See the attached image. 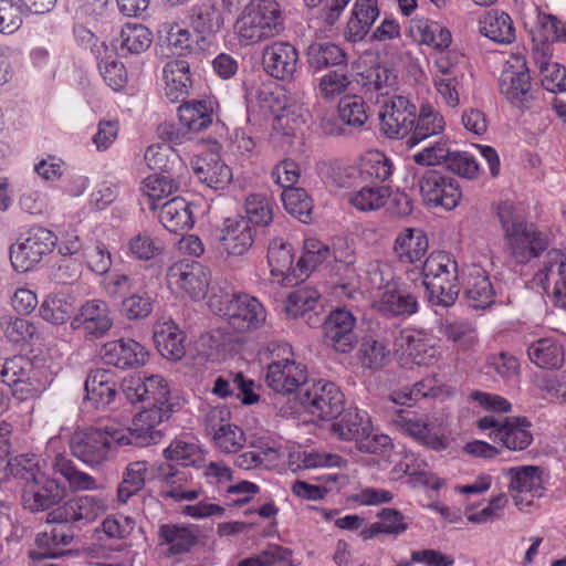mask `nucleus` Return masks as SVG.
Returning a JSON list of instances; mask_svg holds the SVG:
<instances>
[{
    "label": "nucleus",
    "instance_id": "obj_1",
    "mask_svg": "<svg viewBox=\"0 0 566 566\" xmlns=\"http://www.w3.org/2000/svg\"><path fill=\"white\" fill-rule=\"evenodd\" d=\"M4 471L7 478L24 480L22 503L31 512L51 510L64 495L60 484L41 470L34 457L10 458Z\"/></svg>",
    "mask_w": 566,
    "mask_h": 566
},
{
    "label": "nucleus",
    "instance_id": "obj_2",
    "mask_svg": "<svg viewBox=\"0 0 566 566\" xmlns=\"http://www.w3.org/2000/svg\"><path fill=\"white\" fill-rule=\"evenodd\" d=\"M507 254L518 264H525L537 258L547 247L543 234L528 223L516 207L507 201L497 206Z\"/></svg>",
    "mask_w": 566,
    "mask_h": 566
},
{
    "label": "nucleus",
    "instance_id": "obj_3",
    "mask_svg": "<svg viewBox=\"0 0 566 566\" xmlns=\"http://www.w3.org/2000/svg\"><path fill=\"white\" fill-rule=\"evenodd\" d=\"M233 29L240 44L254 45L283 32V12L274 0H250L237 17Z\"/></svg>",
    "mask_w": 566,
    "mask_h": 566
},
{
    "label": "nucleus",
    "instance_id": "obj_4",
    "mask_svg": "<svg viewBox=\"0 0 566 566\" xmlns=\"http://www.w3.org/2000/svg\"><path fill=\"white\" fill-rule=\"evenodd\" d=\"M370 285V305L387 317L411 315L418 311L417 298L398 287L389 272L387 275L378 263L369 264L367 270Z\"/></svg>",
    "mask_w": 566,
    "mask_h": 566
},
{
    "label": "nucleus",
    "instance_id": "obj_5",
    "mask_svg": "<svg viewBox=\"0 0 566 566\" xmlns=\"http://www.w3.org/2000/svg\"><path fill=\"white\" fill-rule=\"evenodd\" d=\"M480 430H491L489 438L511 451H523L533 441L532 423L526 417L485 416L476 421Z\"/></svg>",
    "mask_w": 566,
    "mask_h": 566
},
{
    "label": "nucleus",
    "instance_id": "obj_6",
    "mask_svg": "<svg viewBox=\"0 0 566 566\" xmlns=\"http://www.w3.org/2000/svg\"><path fill=\"white\" fill-rule=\"evenodd\" d=\"M296 398L306 412L318 419H331L343 410L344 396L331 381L306 382L298 389Z\"/></svg>",
    "mask_w": 566,
    "mask_h": 566
},
{
    "label": "nucleus",
    "instance_id": "obj_7",
    "mask_svg": "<svg viewBox=\"0 0 566 566\" xmlns=\"http://www.w3.org/2000/svg\"><path fill=\"white\" fill-rule=\"evenodd\" d=\"M114 429L87 428L74 431L70 439L72 454L87 465L96 467L109 460Z\"/></svg>",
    "mask_w": 566,
    "mask_h": 566
},
{
    "label": "nucleus",
    "instance_id": "obj_8",
    "mask_svg": "<svg viewBox=\"0 0 566 566\" xmlns=\"http://www.w3.org/2000/svg\"><path fill=\"white\" fill-rule=\"evenodd\" d=\"M165 413L160 407L147 408L138 412L130 428L114 429L113 441L117 446L146 447L161 439L157 427L163 422Z\"/></svg>",
    "mask_w": 566,
    "mask_h": 566
},
{
    "label": "nucleus",
    "instance_id": "obj_9",
    "mask_svg": "<svg viewBox=\"0 0 566 566\" xmlns=\"http://www.w3.org/2000/svg\"><path fill=\"white\" fill-rule=\"evenodd\" d=\"M56 235L45 228H33L21 243L14 244L10 250L12 266L18 272H27L38 264L44 255L49 254L56 244Z\"/></svg>",
    "mask_w": 566,
    "mask_h": 566
},
{
    "label": "nucleus",
    "instance_id": "obj_10",
    "mask_svg": "<svg viewBox=\"0 0 566 566\" xmlns=\"http://www.w3.org/2000/svg\"><path fill=\"white\" fill-rule=\"evenodd\" d=\"M419 188L424 203L431 207L452 210L462 198L458 180L438 170H427L419 180Z\"/></svg>",
    "mask_w": 566,
    "mask_h": 566
},
{
    "label": "nucleus",
    "instance_id": "obj_11",
    "mask_svg": "<svg viewBox=\"0 0 566 566\" xmlns=\"http://www.w3.org/2000/svg\"><path fill=\"white\" fill-rule=\"evenodd\" d=\"M166 280L174 293L186 294L193 300L203 298L209 287V275L197 262L174 263L167 271Z\"/></svg>",
    "mask_w": 566,
    "mask_h": 566
},
{
    "label": "nucleus",
    "instance_id": "obj_12",
    "mask_svg": "<svg viewBox=\"0 0 566 566\" xmlns=\"http://www.w3.org/2000/svg\"><path fill=\"white\" fill-rule=\"evenodd\" d=\"M501 93L517 107H523L531 98V76L525 57L513 54L506 61L499 78Z\"/></svg>",
    "mask_w": 566,
    "mask_h": 566
},
{
    "label": "nucleus",
    "instance_id": "obj_13",
    "mask_svg": "<svg viewBox=\"0 0 566 566\" xmlns=\"http://www.w3.org/2000/svg\"><path fill=\"white\" fill-rule=\"evenodd\" d=\"M230 410L224 406L209 409L205 422L207 431L212 436L217 448L223 453H235L245 444L243 430L229 423Z\"/></svg>",
    "mask_w": 566,
    "mask_h": 566
},
{
    "label": "nucleus",
    "instance_id": "obj_14",
    "mask_svg": "<svg viewBox=\"0 0 566 566\" xmlns=\"http://www.w3.org/2000/svg\"><path fill=\"white\" fill-rule=\"evenodd\" d=\"M391 423L399 432L429 449L441 451L449 447L448 437L436 431L427 417L398 411L392 416Z\"/></svg>",
    "mask_w": 566,
    "mask_h": 566
},
{
    "label": "nucleus",
    "instance_id": "obj_15",
    "mask_svg": "<svg viewBox=\"0 0 566 566\" xmlns=\"http://www.w3.org/2000/svg\"><path fill=\"white\" fill-rule=\"evenodd\" d=\"M379 119L384 135L388 138H402L415 125L416 106L405 96H392L385 102Z\"/></svg>",
    "mask_w": 566,
    "mask_h": 566
},
{
    "label": "nucleus",
    "instance_id": "obj_16",
    "mask_svg": "<svg viewBox=\"0 0 566 566\" xmlns=\"http://www.w3.org/2000/svg\"><path fill=\"white\" fill-rule=\"evenodd\" d=\"M189 24L197 35L199 49L214 46V36L223 27V15L214 1L207 0L192 6L189 11Z\"/></svg>",
    "mask_w": 566,
    "mask_h": 566
},
{
    "label": "nucleus",
    "instance_id": "obj_17",
    "mask_svg": "<svg viewBox=\"0 0 566 566\" xmlns=\"http://www.w3.org/2000/svg\"><path fill=\"white\" fill-rule=\"evenodd\" d=\"M123 391L126 398L135 402H147L149 408L163 407L168 402L169 389L166 380L160 376L142 378L130 376L123 380Z\"/></svg>",
    "mask_w": 566,
    "mask_h": 566
},
{
    "label": "nucleus",
    "instance_id": "obj_18",
    "mask_svg": "<svg viewBox=\"0 0 566 566\" xmlns=\"http://www.w3.org/2000/svg\"><path fill=\"white\" fill-rule=\"evenodd\" d=\"M264 71L281 81L292 80L298 66V52L294 45L284 41H274L262 51Z\"/></svg>",
    "mask_w": 566,
    "mask_h": 566
},
{
    "label": "nucleus",
    "instance_id": "obj_19",
    "mask_svg": "<svg viewBox=\"0 0 566 566\" xmlns=\"http://www.w3.org/2000/svg\"><path fill=\"white\" fill-rule=\"evenodd\" d=\"M535 281L546 291L552 286L555 303L566 308V252L548 251Z\"/></svg>",
    "mask_w": 566,
    "mask_h": 566
},
{
    "label": "nucleus",
    "instance_id": "obj_20",
    "mask_svg": "<svg viewBox=\"0 0 566 566\" xmlns=\"http://www.w3.org/2000/svg\"><path fill=\"white\" fill-rule=\"evenodd\" d=\"M355 324L356 319L349 311H333L323 324L326 344L339 353H349L357 342Z\"/></svg>",
    "mask_w": 566,
    "mask_h": 566
},
{
    "label": "nucleus",
    "instance_id": "obj_21",
    "mask_svg": "<svg viewBox=\"0 0 566 566\" xmlns=\"http://www.w3.org/2000/svg\"><path fill=\"white\" fill-rule=\"evenodd\" d=\"M113 326L112 311L102 300L85 302L71 322L73 329H80L93 337L104 336Z\"/></svg>",
    "mask_w": 566,
    "mask_h": 566
},
{
    "label": "nucleus",
    "instance_id": "obj_22",
    "mask_svg": "<svg viewBox=\"0 0 566 566\" xmlns=\"http://www.w3.org/2000/svg\"><path fill=\"white\" fill-rule=\"evenodd\" d=\"M266 313L263 305L248 294L232 295L227 318L237 332L259 328L265 322Z\"/></svg>",
    "mask_w": 566,
    "mask_h": 566
},
{
    "label": "nucleus",
    "instance_id": "obj_23",
    "mask_svg": "<svg viewBox=\"0 0 566 566\" xmlns=\"http://www.w3.org/2000/svg\"><path fill=\"white\" fill-rule=\"evenodd\" d=\"M265 381L270 388L280 394H291L306 385V369L293 359L284 358L268 366Z\"/></svg>",
    "mask_w": 566,
    "mask_h": 566
},
{
    "label": "nucleus",
    "instance_id": "obj_24",
    "mask_svg": "<svg viewBox=\"0 0 566 566\" xmlns=\"http://www.w3.org/2000/svg\"><path fill=\"white\" fill-rule=\"evenodd\" d=\"M254 231L242 216L227 218L219 238L220 249L228 256L244 255L254 243Z\"/></svg>",
    "mask_w": 566,
    "mask_h": 566
},
{
    "label": "nucleus",
    "instance_id": "obj_25",
    "mask_svg": "<svg viewBox=\"0 0 566 566\" xmlns=\"http://www.w3.org/2000/svg\"><path fill=\"white\" fill-rule=\"evenodd\" d=\"M101 356L107 365L118 368L137 367L147 360V352L134 339L107 342L101 349Z\"/></svg>",
    "mask_w": 566,
    "mask_h": 566
},
{
    "label": "nucleus",
    "instance_id": "obj_26",
    "mask_svg": "<svg viewBox=\"0 0 566 566\" xmlns=\"http://www.w3.org/2000/svg\"><path fill=\"white\" fill-rule=\"evenodd\" d=\"M192 168L201 182L214 189H222L232 178L230 168L214 151L197 156L192 161Z\"/></svg>",
    "mask_w": 566,
    "mask_h": 566
},
{
    "label": "nucleus",
    "instance_id": "obj_27",
    "mask_svg": "<svg viewBox=\"0 0 566 566\" xmlns=\"http://www.w3.org/2000/svg\"><path fill=\"white\" fill-rule=\"evenodd\" d=\"M158 479L161 485L160 495L165 499H172L177 502L193 501L199 497L200 490H186L190 476L185 470L172 464L159 467Z\"/></svg>",
    "mask_w": 566,
    "mask_h": 566
},
{
    "label": "nucleus",
    "instance_id": "obj_28",
    "mask_svg": "<svg viewBox=\"0 0 566 566\" xmlns=\"http://www.w3.org/2000/svg\"><path fill=\"white\" fill-rule=\"evenodd\" d=\"M185 334L172 321L158 322L154 327V340L160 355L177 361L186 355Z\"/></svg>",
    "mask_w": 566,
    "mask_h": 566
},
{
    "label": "nucleus",
    "instance_id": "obj_29",
    "mask_svg": "<svg viewBox=\"0 0 566 566\" xmlns=\"http://www.w3.org/2000/svg\"><path fill=\"white\" fill-rule=\"evenodd\" d=\"M379 13L377 0H356L344 33L345 39L353 43L361 41Z\"/></svg>",
    "mask_w": 566,
    "mask_h": 566
},
{
    "label": "nucleus",
    "instance_id": "obj_30",
    "mask_svg": "<svg viewBox=\"0 0 566 566\" xmlns=\"http://www.w3.org/2000/svg\"><path fill=\"white\" fill-rule=\"evenodd\" d=\"M399 346L419 366L434 363L440 354L436 342L421 332L401 333Z\"/></svg>",
    "mask_w": 566,
    "mask_h": 566
},
{
    "label": "nucleus",
    "instance_id": "obj_31",
    "mask_svg": "<svg viewBox=\"0 0 566 566\" xmlns=\"http://www.w3.org/2000/svg\"><path fill=\"white\" fill-rule=\"evenodd\" d=\"M428 247V238L423 230L407 228L397 235L394 251L401 262L415 263L422 259Z\"/></svg>",
    "mask_w": 566,
    "mask_h": 566
},
{
    "label": "nucleus",
    "instance_id": "obj_32",
    "mask_svg": "<svg viewBox=\"0 0 566 566\" xmlns=\"http://www.w3.org/2000/svg\"><path fill=\"white\" fill-rule=\"evenodd\" d=\"M423 285L428 291V298L432 305H442L449 307L458 298L460 289L458 284V268L449 270L447 274L423 279Z\"/></svg>",
    "mask_w": 566,
    "mask_h": 566
},
{
    "label": "nucleus",
    "instance_id": "obj_33",
    "mask_svg": "<svg viewBox=\"0 0 566 566\" xmlns=\"http://www.w3.org/2000/svg\"><path fill=\"white\" fill-rule=\"evenodd\" d=\"M159 220L175 233L188 230L195 223L190 203L181 197H174L160 207Z\"/></svg>",
    "mask_w": 566,
    "mask_h": 566
},
{
    "label": "nucleus",
    "instance_id": "obj_34",
    "mask_svg": "<svg viewBox=\"0 0 566 566\" xmlns=\"http://www.w3.org/2000/svg\"><path fill=\"white\" fill-rule=\"evenodd\" d=\"M85 391L86 399L96 408L108 406L116 395L113 373L106 369L93 370L85 381Z\"/></svg>",
    "mask_w": 566,
    "mask_h": 566
},
{
    "label": "nucleus",
    "instance_id": "obj_35",
    "mask_svg": "<svg viewBox=\"0 0 566 566\" xmlns=\"http://www.w3.org/2000/svg\"><path fill=\"white\" fill-rule=\"evenodd\" d=\"M165 94L172 102L185 98L191 86L189 64L184 60H174L164 67Z\"/></svg>",
    "mask_w": 566,
    "mask_h": 566
},
{
    "label": "nucleus",
    "instance_id": "obj_36",
    "mask_svg": "<svg viewBox=\"0 0 566 566\" xmlns=\"http://www.w3.org/2000/svg\"><path fill=\"white\" fill-rule=\"evenodd\" d=\"M159 545L167 546L168 555H180L189 552L197 543L193 531L184 525L163 524L158 530Z\"/></svg>",
    "mask_w": 566,
    "mask_h": 566
},
{
    "label": "nucleus",
    "instance_id": "obj_37",
    "mask_svg": "<svg viewBox=\"0 0 566 566\" xmlns=\"http://www.w3.org/2000/svg\"><path fill=\"white\" fill-rule=\"evenodd\" d=\"M510 479L509 490L514 493L537 494L543 490V470L536 465L510 468L504 471Z\"/></svg>",
    "mask_w": 566,
    "mask_h": 566
},
{
    "label": "nucleus",
    "instance_id": "obj_38",
    "mask_svg": "<svg viewBox=\"0 0 566 566\" xmlns=\"http://www.w3.org/2000/svg\"><path fill=\"white\" fill-rule=\"evenodd\" d=\"M415 123L413 130L406 142L408 147H415L432 136L441 135L446 127L443 116L429 105L421 107Z\"/></svg>",
    "mask_w": 566,
    "mask_h": 566
},
{
    "label": "nucleus",
    "instance_id": "obj_39",
    "mask_svg": "<svg viewBox=\"0 0 566 566\" xmlns=\"http://www.w3.org/2000/svg\"><path fill=\"white\" fill-rule=\"evenodd\" d=\"M480 31L494 42L509 44L515 40L513 21L505 12H488L480 22Z\"/></svg>",
    "mask_w": 566,
    "mask_h": 566
},
{
    "label": "nucleus",
    "instance_id": "obj_40",
    "mask_svg": "<svg viewBox=\"0 0 566 566\" xmlns=\"http://www.w3.org/2000/svg\"><path fill=\"white\" fill-rule=\"evenodd\" d=\"M532 363L541 368L558 369L564 364V348L552 338H541L527 348Z\"/></svg>",
    "mask_w": 566,
    "mask_h": 566
},
{
    "label": "nucleus",
    "instance_id": "obj_41",
    "mask_svg": "<svg viewBox=\"0 0 566 566\" xmlns=\"http://www.w3.org/2000/svg\"><path fill=\"white\" fill-rule=\"evenodd\" d=\"M178 117L189 132H203L212 124V107L202 101L187 102L178 107Z\"/></svg>",
    "mask_w": 566,
    "mask_h": 566
},
{
    "label": "nucleus",
    "instance_id": "obj_42",
    "mask_svg": "<svg viewBox=\"0 0 566 566\" xmlns=\"http://www.w3.org/2000/svg\"><path fill=\"white\" fill-rule=\"evenodd\" d=\"M371 429V422L365 411H347L339 420L332 424V432L342 440L358 442L367 430Z\"/></svg>",
    "mask_w": 566,
    "mask_h": 566
},
{
    "label": "nucleus",
    "instance_id": "obj_43",
    "mask_svg": "<svg viewBox=\"0 0 566 566\" xmlns=\"http://www.w3.org/2000/svg\"><path fill=\"white\" fill-rule=\"evenodd\" d=\"M310 67L321 71L328 66H336L346 63L344 50L332 42H314L306 52Z\"/></svg>",
    "mask_w": 566,
    "mask_h": 566
},
{
    "label": "nucleus",
    "instance_id": "obj_44",
    "mask_svg": "<svg viewBox=\"0 0 566 566\" xmlns=\"http://www.w3.org/2000/svg\"><path fill=\"white\" fill-rule=\"evenodd\" d=\"M438 331L463 349L475 344L474 327L469 321L448 317L439 322Z\"/></svg>",
    "mask_w": 566,
    "mask_h": 566
},
{
    "label": "nucleus",
    "instance_id": "obj_45",
    "mask_svg": "<svg viewBox=\"0 0 566 566\" xmlns=\"http://www.w3.org/2000/svg\"><path fill=\"white\" fill-rule=\"evenodd\" d=\"M147 470L148 465L146 461H135L127 465L123 481L117 489V497L120 503H126L144 488Z\"/></svg>",
    "mask_w": 566,
    "mask_h": 566
},
{
    "label": "nucleus",
    "instance_id": "obj_46",
    "mask_svg": "<svg viewBox=\"0 0 566 566\" xmlns=\"http://www.w3.org/2000/svg\"><path fill=\"white\" fill-rule=\"evenodd\" d=\"M465 295L473 308H484L492 303L493 290L489 277L481 269L470 274Z\"/></svg>",
    "mask_w": 566,
    "mask_h": 566
},
{
    "label": "nucleus",
    "instance_id": "obj_47",
    "mask_svg": "<svg viewBox=\"0 0 566 566\" xmlns=\"http://www.w3.org/2000/svg\"><path fill=\"white\" fill-rule=\"evenodd\" d=\"M53 469L56 473L65 478L71 489L77 491L97 489V482L92 475L77 470L71 460L62 455L55 458Z\"/></svg>",
    "mask_w": 566,
    "mask_h": 566
},
{
    "label": "nucleus",
    "instance_id": "obj_48",
    "mask_svg": "<svg viewBox=\"0 0 566 566\" xmlns=\"http://www.w3.org/2000/svg\"><path fill=\"white\" fill-rule=\"evenodd\" d=\"M119 42L122 50L139 54L150 46L153 34L143 24L127 23L120 31Z\"/></svg>",
    "mask_w": 566,
    "mask_h": 566
},
{
    "label": "nucleus",
    "instance_id": "obj_49",
    "mask_svg": "<svg viewBox=\"0 0 566 566\" xmlns=\"http://www.w3.org/2000/svg\"><path fill=\"white\" fill-rule=\"evenodd\" d=\"M337 114L344 125L353 128L361 127L368 119L366 103L357 95L343 97L338 103Z\"/></svg>",
    "mask_w": 566,
    "mask_h": 566
},
{
    "label": "nucleus",
    "instance_id": "obj_50",
    "mask_svg": "<svg viewBox=\"0 0 566 566\" xmlns=\"http://www.w3.org/2000/svg\"><path fill=\"white\" fill-rule=\"evenodd\" d=\"M389 187L366 186L349 195V202L360 211H374L384 207Z\"/></svg>",
    "mask_w": 566,
    "mask_h": 566
},
{
    "label": "nucleus",
    "instance_id": "obj_51",
    "mask_svg": "<svg viewBox=\"0 0 566 566\" xmlns=\"http://www.w3.org/2000/svg\"><path fill=\"white\" fill-rule=\"evenodd\" d=\"M245 220L265 227L273 220V205L263 193H250L244 201Z\"/></svg>",
    "mask_w": 566,
    "mask_h": 566
},
{
    "label": "nucleus",
    "instance_id": "obj_52",
    "mask_svg": "<svg viewBox=\"0 0 566 566\" xmlns=\"http://www.w3.org/2000/svg\"><path fill=\"white\" fill-rule=\"evenodd\" d=\"M178 185L169 177L163 175H151L142 182L140 191L148 198L150 209H156V202L172 195Z\"/></svg>",
    "mask_w": 566,
    "mask_h": 566
},
{
    "label": "nucleus",
    "instance_id": "obj_53",
    "mask_svg": "<svg viewBox=\"0 0 566 566\" xmlns=\"http://www.w3.org/2000/svg\"><path fill=\"white\" fill-rule=\"evenodd\" d=\"M319 300V293L310 287H300L293 291L284 305V312L289 317H298L313 311Z\"/></svg>",
    "mask_w": 566,
    "mask_h": 566
},
{
    "label": "nucleus",
    "instance_id": "obj_54",
    "mask_svg": "<svg viewBox=\"0 0 566 566\" xmlns=\"http://www.w3.org/2000/svg\"><path fill=\"white\" fill-rule=\"evenodd\" d=\"M360 172L367 178L385 181L392 174V164L382 151L370 150L361 158Z\"/></svg>",
    "mask_w": 566,
    "mask_h": 566
},
{
    "label": "nucleus",
    "instance_id": "obj_55",
    "mask_svg": "<svg viewBox=\"0 0 566 566\" xmlns=\"http://www.w3.org/2000/svg\"><path fill=\"white\" fill-rule=\"evenodd\" d=\"M415 28L419 35L418 41L436 49L444 50L452 41L451 32L437 22L418 21Z\"/></svg>",
    "mask_w": 566,
    "mask_h": 566
},
{
    "label": "nucleus",
    "instance_id": "obj_56",
    "mask_svg": "<svg viewBox=\"0 0 566 566\" xmlns=\"http://www.w3.org/2000/svg\"><path fill=\"white\" fill-rule=\"evenodd\" d=\"M73 311L72 303L63 296H48L40 306L41 317L54 325L65 323Z\"/></svg>",
    "mask_w": 566,
    "mask_h": 566
},
{
    "label": "nucleus",
    "instance_id": "obj_57",
    "mask_svg": "<svg viewBox=\"0 0 566 566\" xmlns=\"http://www.w3.org/2000/svg\"><path fill=\"white\" fill-rule=\"evenodd\" d=\"M282 201L290 214L303 222L307 221L313 206L305 190L301 188L285 189L282 192Z\"/></svg>",
    "mask_w": 566,
    "mask_h": 566
},
{
    "label": "nucleus",
    "instance_id": "obj_58",
    "mask_svg": "<svg viewBox=\"0 0 566 566\" xmlns=\"http://www.w3.org/2000/svg\"><path fill=\"white\" fill-rule=\"evenodd\" d=\"M331 248L316 240L308 239L304 244V253L297 262V268L302 273H307L331 258Z\"/></svg>",
    "mask_w": 566,
    "mask_h": 566
},
{
    "label": "nucleus",
    "instance_id": "obj_59",
    "mask_svg": "<svg viewBox=\"0 0 566 566\" xmlns=\"http://www.w3.org/2000/svg\"><path fill=\"white\" fill-rule=\"evenodd\" d=\"M76 503L77 526L91 524L108 509L106 501L95 495L76 496Z\"/></svg>",
    "mask_w": 566,
    "mask_h": 566
},
{
    "label": "nucleus",
    "instance_id": "obj_60",
    "mask_svg": "<svg viewBox=\"0 0 566 566\" xmlns=\"http://www.w3.org/2000/svg\"><path fill=\"white\" fill-rule=\"evenodd\" d=\"M128 250L138 260H151L164 251L163 242L146 232L134 235L128 242Z\"/></svg>",
    "mask_w": 566,
    "mask_h": 566
},
{
    "label": "nucleus",
    "instance_id": "obj_61",
    "mask_svg": "<svg viewBox=\"0 0 566 566\" xmlns=\"http://www.w3.org/2000/svg\"><path fill=\"white\" fill-rule=\"evenodd\" d=\"M359 352L363 365L368 368L382 367L389 357L387 345L371 336L364 338Z\"/></svg>",
    "mask_w": 566,
    "mask_h": 566
},
{
    "label": "nucleus",
    "instance_id": "obj_62",
    "mask_svg": "<svg viewBox=\"0 0 566 566\" xmlns=\"http://www.w3.org/2000/svg\"><path fill=\"white\" fill-rule=\"evenodd\" d=\"M268 261L271 273L275 276H285L292 269L293 254L289 244L273 241L268 251Z\"/></svg>",
    "mask_w": 566,
    "mask_h": 566
},
{
    "label": "nucleus",
    "instance_id": "obj_63",
    "mask_svg": "<svg viewBox=\"0 0 566 566\" xmlns=\"http://www.w3.org/2000/svg\"><path fill=\"white\" fill-rule=\"evenodd\" d=\"M352 81L347 72L342 70L329 71L324 74L318 84L323 98L332 99L346 92Z\"/></svg>",
    "mask_w": 566,
    "mask_h": 566
},
{
    "label": "nucleus",
    "instance_id": "obj_64",
    "mask_svg": "<svg viewBox=\"0 0 566 566\" xmlns=\"http://www.w3.org/2000/svg\"><path fill=\"white\" fill-rule=\"evenodd\" d=\"M450 154L448 139L440 136L433 144L426 146L421 151L415 154L413 161L422 166L447 164Z\"/></svg>",
    "mask_w": 566,
    "mask_h": 566
}]
</instances>
